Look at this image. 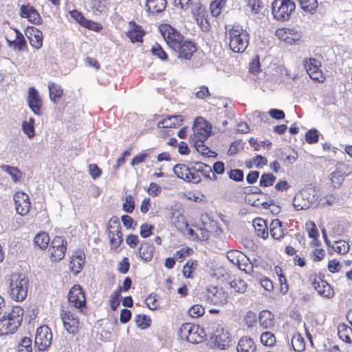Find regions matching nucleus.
Wrapping results in <instances>:
<instances>
[{"label": "nucleus", "instance_id": "58836bf2", "mask_svg": "<svg viewBox=\"0 0 352 352\" xmlns=\"http://www.w3.org/2000/svg\"><path fill=\"white\" fill-rule=\"evenodd\" d=\"M258 321L263 328L267 329L274 324V316L271 311L263 310L259 314Z\"/></svg>", "mask_w": 352, "mask_h": 352}, {"label": "nucleus", "instance_id": "5fc2aeb1", "mask_svg": "<svg viewBox=\"0 0 352 352\" xmlns=\"http://www.w3.org/2000/svg\"><path fill=\"white\" fill-rule=\"evenodd\" d=\"M135 322L138 327L141 329H145L150 327L151 320L148 316L144 314H140L135 316Z\"/></svg>", "mask_w": 352, "mask_h": 352}, {"label": "nucleus", "instance_id": "f3484780", "mask_svg": "<svg viewBox=\"0 0 352 352\" xmlns=\"http://www.w3.org/2000/svg\"><path fill=\"white\" fill-rule=\"evenodd\" d=\"M305 69L309 77L314 81L322 82L325 80V76L320 69V62L314 58H309L303 61Z\"/></svg>", "mask_w": 352, "mask_h": 352}, {"label": "nucleus", "instance_id": "ea45409f", "mask_svg": "<svg viewBox=\"0 0 352 352\" xmlns=\"http://www.w3.org/2000/svg\"><path fill=\"white\" fill-rule=\"evenodd\" d=\"M150 52L152 56L162 61H167L168 60V54L158 43H155L152 45Z\"/></svg>", "mask_w": 352, "mask_h": 352}, {"label": "nucleus", "instance_id": "f8f14e48", "mask_svg": "<svg viewBox=\"0 0 352 352\" xmlns=\"http://www.w3.org/2000/svg\"><path fill=\"white\" fill-rule=\"evenodd\" d=\"M67 241L60 236L53 238L50 245L48 252L52 262H58L62 260L67 250Z\"/></svg>", "mask_w": 352, "mask_h": 352}, {"label": "nucleus", "instance_id": "c9c22d12", "mask_svg": "<svg viewBox=\"0 0 352 352\" xmlns=\"http://www.w3.org/2000/svg\"><path fill=\"white\" fill-rule=\"evenodd\" d=\"M166 0H147L146 6L151 13H160L166 7Z\"/></svg>", "mask_w": 352, "mask_h": 352}, {"label": "nucleus", "instance_id": "cd10ccee", "mask_svg": "<svg viewBox=\"0 0 352 352\" xmlns=\"http://www.w3.org/2000/svg\"><path fill=\"white\" fill-rule=\"evenodd\" d=\"M26 35L32 47L36 50L42 47L43 35L40 30L35 27H29L27 29Z\"/></svg>", "mask_w": 352, "mask_h": 352}, {"label": "nucleus", "instance_id": "69168bd1", "mask_svg": "<svg viewBox=\"0 0 352 352\" xmlns=\"http://www.w3.org/2000/svg\"><path fill=\"white\" fill-rule=\"evenodd\" d=\"M145 303L151 310H156L160 308V302L156 294H151L148 296L145 300Z\"/></svg>", "mask_w": 352, "mask_h": 352}, {"label": "nucleus", "instance_id": "4be33fe9", "mask_svg": "<svg viewBox=\"0 0 352 352\" xmlns=\"http://www.w3.org/2000/svg\"><path fill=\"white\" fill-rule=\"evenodd\" d=\"M28 104L30 109L36 116L43 114L42 107L43 102L38 94V92L34 87H30L28 96Z\"/></svg>", "mask_w": 352, "mask_h": 352}, {"label": "nucleus", "instance_id": "3c124183", "mask_svg": "<svg viewBox=\"0 0 352 352\" xmlns=\"http://www.w3.org/2000/svg\"><path fill=\"white\" fill-rule=\"evenodd\" d=\"M22 129L24 133L29 138H32L35 135L34 120L30 118L28 121H23L22 123Z\"/></svg>", "mask_w": 352, "mask_h": 352}, {"label": "nucleus", "instance_id": "72a5a7b5", "mask_svg": "<svg viewBox=\"0 0 352 352\" xmlns=\"http://www.w3.org/2000/svg\"><path fill=\"white\" fill-rule=\"evenodd\" d=\"M48 89L50 100L54 102H58L61 99L64 94L62 87L54 82H50L48 83Z\"/></svg>", "mask_w": 352, "mask_h": 352}, {"label": "nucleus", "instance_id": "8fccbe9b", "mask_svg": "<svg viewBox=\"0 0 352 352\" xmlns=\"http://www.w3.org/2000/svg\"><path fill=\"white\" fill-rule=\"evenodd\" d=\"M193 167L195 173L199 174L200 173L204 177L210 178V175L212 172V168L210 166L202 162H195Z\"/></svg>", "mask_w": 352, "mask_h": 352}, {"label": "nucleus", "instance_id": "9b49d317", "mask_svg": "<svg viewBox=\"0 0 352 352\" xmlns=\"http://www.w3.org/2000/svg\"><path fill=\"white\" fill-rule=\"evenodd\" d=\"M67 301L69 306L75 308L80 314H84L87 308L85 294L79 284L74 285L69 289Z\"/></svg>", "mask_w": 352, "mask_h": 352}, {"label": "nucleus", "instance_id": "2eb2a0df", "mask_svg": "<svg viewBox=\"0 0 352 352\" xmlns=\"http://www.w3.org/2000/svg\"><path fill=\"white\" fill-rule=\"evenodd\" d=\"M173 172L177 177L187 182L198 184L201 180L200 175L195 173L193 166L188 167L183 164H177L174 166Z\"/></svg>", "mask_w": 352, "mask_h": 352}, {"label": "nucleus", "instance_id": "1a4fd4ad", "mask_svg": "<svg viewBox=\"0 0 352 352\" xmlns=\"http://www.w3.org/2000/svg\"><path fill=\"white\" fill-rule=\"evenodd\" d=\"M28 280L22 278L21 275L11 276L10 283V296L17 302L23 301L28 294Z\"/></svg>", "mask_w": 352, "mask_h": 352}, {"label": "nucleus", "instance_id": "0eeeda50", "mask_svg": "<svg viewBox=\"0 0 352 352\" xmlns=\"http://www.w3.org/2000/svg\"><path fill=\"white\" fill-rule=\"evenodd\" d=\"M324 278V275L322 273L314 272L309 274L308 280L320 296L330 299L335 296L334 289Z\"/></svg>", "mask_w": 352, "mask_h": 352}, {"label": "nucleus", "instance_id": "5701e85b", "mask_svg": "<svg viewBox=\"0 0 352 352\" xmlns=\"http://www.w3.org/2000/svg\"><path fill=\"white\" fill-rule=\"evenodd\" d=\"M85 262V254L81 250H76L70 257L69 267L74 274H79L83 268Z\"/></svg>", "mask_w": 352, "mask_h": 352}, {"label": "nucleus", "instance_id": "39448f33", "mask_svg": "<svg viewBox=\"0 0 352 352\" xmlns=\"http://www.w3.org/2000/svg\"><path fill=\"white\" fill-rule=\"evenodd\" d=\"M179 336L183 340L192 344L202 342L206 338L204 328L190 322L184 323L179 328Z\"/></svg>", "mask_w": 352, "mask_h": 352}, {"label": "nucleus", "instance_id": "6e6d98bb", "mask_svg": "<svg viewBox=\"0 0 352 352\" xmlns=\"http://www.w3.org/2000/svg\"><path fill=\"white\" fill-rule=\"evenodd\" d=\"M293 206L296 210H307L309 208V204H307L299 192L296 194L294 198Z\"/></svg>", "mask_w": 352, "mask_h": 352}, {"label": "nucleus", "instance_id": "a211bd4d", "mask_svg": "<svg viewBox=\"0 0 352 352\" xmlns=\"http://www.w3.org/2000/svg\"><path fill=\"white\" fill-rule=\"evenodd\" d=\"M13 199L16 212L21 216L28 214L31 209L29 195L23 191H17L14 195Z\"/></svg>", "mask_w": 352, "mask_h": 352}, {"label": "nucleus", "instance_id": "c756f323", "mask_svg": "<svg viewBox=\"0 0 352 352\" xmlns=\"http://www.w3.org/2000/svg\"><path fill=\"white\" fill-rule=\"evenodd\" d=\"M305 230L309 238L311 239L310 245L311 247H319L321 242L319 239L320 234L315 222L310 220L307 221L305 223Z\"/></svg>", "mask_w": 352, "mask_h": 352}, {"label": "nucleus", "instance_id": "a18cd8bd", "mask_svg": "<svg viewBox=\"0 0 352 352\" xmlns=\"http://www.w3.org/2000/svg\"><path fill=\"white\" fill-rule=\"evenodd\" d=\"M36 245L42 250L47 248L50 243V236L47 233L41 232L36 235L34 239Z\"/></svg>", "mask_w": 352, "mask_h": 352}, {"label": "nucleus", "instance_id": "6ab92c4d", "mask_svg": "<svg viewBox=\"0 0 352 352\" xmlns=\"http://www.w3.org/2000/svg\"><path fill=\"white\" fill-rule=\"evenodd\" d=\"M192 12L201 30L204 32L210 31L211 25L206 8L200 4H195L192 9Z\"/></svg>", "mask_w": 352, "mask_h": 352}, {"label": "nucleus", "instance_id": "4d7b16f0", "mask_svg": "<svg viewBox=\"0 0 352 352\" xmlns=\"http://www.w3.org/2000/svg\"><path fill=\"white\" fill-rule=\"evenodd\" d=\"M227 0H214L211 2L210 8L212 16H217L221 14V9L225 6Z\"/></svg>", "mask_w": 352, "mask_h": 352}, {"label": "nucleus", "instance_id": "f257e3e1", "mask_svg": "<svg viewBox=\"0 0 352 352\" xmlns=\"http://www.w3.org/2000/svg\"><path fill=\"white\" fill-rule=\"evenodd\" d=\"M23 309L20 306H14L8 314L0 318V336H8L16 332L21 324Z\"/></svg>", "mask_w": 352, "mask_h": 352}, {"label": "nucleus", "instance_id": "e2e57ef3", "mask_svg": "<svg viewBox=\"0 0 352 352\" xmlns=\"http://www.w3.org/2000/svg\"><path fill=\"white\" fill-rule=\"evenodd\" d=\"M227 174L229 179L237 182H242L244 178L243 171L241 169H230Z\"/></svg>", "mask_w": 352, "mask_h": 352}, {"label": "nucleus", "instance_id": "603ef678", "mask_svg": "<svg viewBox=\"0 0 352 352\" xmlns=\"http://www.w3.org/2000/svg\"><path fill=\"white\" fill-rule=\"evenodd\" d=\"M205 314V307L199 304L191 306L188 311V316L192 318H199Z\"/></svg>", "mask_w": 352, "mask_h": 352}, {"label": "nucleus", "instance_id": "a878e982", "mask_svg": "<svg viewBox=\"0 0 352 352\" xmlns=\"http://www.w3.org/2000/svg\"><path fill=\"white\" fill-rule=\"evenodd\" d=\"M70 15L71 17L74 19L76 22H78L80 25L87 28L89 30L94 31H100L102 29V25L100 23L87 19L83 16L82 12L76 10L71 11Z\"/></svg>", "mask_w": 352, "mask_h": 352}, {"label": "nucleus", "instance_id": "dca6fc26", "mask_svg": "<svg viewBox=\"0 0 352 352\" xmlns=\"http://www.w3.org/2000/svg\"><path fill=\"white\" fill-rule=\"evenodd\" d=\"M205 297L207 301L215 305H225L228 300V294L223 288L213 285L206 289Z\"/></svg>", "mask_w": 352, "mask_h": 352}, {"label": "nucleus", "instance_id": "49530a36", "mask_svg": "<svg viewBox=\"0 0 352 352\" xmlns=\"http://www.w3.org/2000/svg\"><path fill=\"white\" fill-rule=\"evenodd\" d=\"M231 287L238 293L244 294L248 289V284L241 278H234L230 282Z\"/></svg>", "mask_w": 352, "mask_h": 352}, {"label": "nucleus", "instance_id": "680f3d73", "mask_svg": "<svg viewBox=\"0 0 352 352\" xmlns=\"http://www.w3.org/2000/svg\"><path fill=\"white\" fill-rule=\"evenodd\" d=\"M19 352H32V340L30 338L25 337L18 345Z\"/></svg>", "mask_w": 352, "mask_h": 352}, {"label": "nucleus", "instance_id": "f03ea898", "mask_svg": "<svg viewBox=\"0 0 352 352\" xmlns=\"http://www.w3.org/2000/svg\"><path fill=\"white\" fill-rule=\"evenodd\" d=\"M229 37V47L236 53H243L249 44L250 35L247 30L239 24H234L227 30Z\"/></svg>", "mask_w": 352, "mask_h": 352}, {"label": "nucleus", "instance_id": "de8ad7c7", "mask_svg": "<svg viewBox=\"0 0 352 352\" xmlns=\"http://www.w3.org/2000/svg\"><path fill=\"white\" fill-rule=\"evenodd\" d=\"M344 179V173L342 172L340 167H338L335 171L331 173L330 180L334 188L339 187Z\"/></svg>", "mask_w": 352, "mask_h": 352}, {"label": "nucleus", "instance_id": "423d86ee", "mask_svg": "<svg viewBox=\"0 0 352 352\" xmlns=\"http://www.w3.org/2000/svg\"><path fill=\"white\" fill-rule=\"evenodd\" d=\"M296 4L293 0H274L272 3V13L279 21H288L295 12Z\"/></svg>", "mask_w": 352, "mask_h": 352}, {"label": "nucleus", "instance_id": "37998d69", "mask_svg": "<svg viewBox=\"0 0 352 352\" xmlns=\"http://www.w3.org/2000/svg\"><path fill=\"white\" fill-rule=\"evenodd\" d=\"M332 250L338 254L344 255L349 252L350 245L349 243L344 240H338L335 241L331 245Z\"/></svg>", "mask_w": 352, "mask_h": 352}, {"label": "nucleus", "instance_id": "ddd939ff", "mask_svg": "<svg viewBox=\"0 0 352 352\" xmlns=\"http://www.w3.org/2000/svg\"><path fill=\"white\" fill-rule=\"evenodd\" d=\"M52 333L47 325L40 326L36 329L34 346L40 351L47 350L52 344Z\"/></svg>", "mask_w": 352, "mask_h": 352}, {"label": "nucleus", "instance_id": "e433bc0d", "mask_svg": "<svg viewBox=\"0 0 352 352\" xmlns=\"http://www.w3.org/2000/svg\"><path fill=\"white\" fill-rule=\"evenodd\" d=\"M300 8L305 12L314 14L318 8V0H297Z\"/></svg>", "mask_w": 352, "mask_h": 352}, {"label": "nucleus", "instance_id": "338daca9", "mask_svg": "<svg viewBox=\"0 0 352 352\" xmlns=\"http://www.w3.org/2000/svg\"><path fill=\"white\" fill-rule=\"evenodd\" d=\"M342 269V264L336 258L329 260L327 263V270L331 274L339 272Z\"/></svg>", "mask_w": 352, "mask_h": 352}, {"label": "nucleus", "instance_id": "774afa93", "mask_svg": "<svg viewBox=\"0 0 352 352\" xmlns=\"http://www.w3.org/2000/svg\"><path fill=\"white\" fill-rule=\"evenodd\" d=\"M154 226L147 223L141 225L140 228V234L142 238H147L153 233Z\"/></svg>", "mask_w": 352, "mask_h": 352}, {"label": "nucleus", "instance_id": "b1692460", "mask_svg": "<svg viewBox=\"0 0 352 352\" xmlns=\"http://www.w3.org/2000/svg\"><path fill=\"white\" fill-rule=\"evenodd\" d=\"M145 34L146 32L142 25L138 24L134 21L129 22V29L126 32V35L132 43H142Z\"/></svg>", "mask_w": 352, "mask_h": 352}, {"label": "nucleus", "instance_id": "13d9d810", "mask_svg": "<svg viewBox=\"0 0 352 352\" xmlns=\"http://www.w3.org/2000/svg\"><path fill=\"white\" fill-rule=\"evenodd\" d=\"M276 179V177L272 173H263L260 177L259 185L265 188L272 186Z\"/></svg>", "mask_w": 352, "mask_h": 352}, {"label": "nucleus", "instance_id": "2f4dec72", "mask_svg": "<svg viewBox=\"0 0 352 352\" xmlns=\"http://www.w3.org/2000/svg\"><path fill=\"white\" fill-rule=\"evenodd\" d=\"M184 118L182 116H167L157 124L160 128H177L182 125Z\"/></svg>", "mask_w": 352, "mask_h": 352}, {"label": "nucleus", "instance_id": "393cba45", "mask_svg": "<svg viewBox=\"0 0 352 352\" xmlns=\"http://www.w3.org/2000/svg\"><path fill=\"white\" fill-rule=\"evenodd\" d=\"M12 32L15 34L14 38L10 39V34L6 37L8 46L19 52L26 51L28 45L23 34L16 28H13Z\"/></svg>", "mask_w": 352, "mask_h": 352}, {"label": "nucleus", "instance_id": "4468645a", "mask_svg": "<svg viewBox=\"0 0 352 352\" xmlns=\"http://www.w3.org/2000/svg\"><path fill=\"white\" fill-rule=\"evenodd\" d=\"M214 328L215 330L211 336V341L214 346L220 349L228 348L231 342L229 332L219 324L214 323L212 329Z\"/></svg>", "mask_w": 352, "mask_h": 352}, {"label": "nucleus", "instance_id": "9d476101", "mask_svg": "<svg viewBox=\"0 0 352 352\" xmlns=\"http://www.w3.org/2000/svg\"><path fill=\"white\" fill-rule=\"evenodd\" d=\"M159 31L170 49L177 48L185 38L184 36L170 24L163 23L159 25Z\"/></svg>", "mask_w": 352, "mask_h": 352}, {"label": "nucleus", "instance_id": "4c0bfd02", "mask_svg": "<svg viewBox=\"0 0 352 352\" xmlns=\"http://www.w3.org/2000/svg\"><path fill=\"white\" fill-rule=\"evenodd\" d=\"M339 338L346 343L352 342V329L346 324L342 323L338 327Z\"/></svg>", "mask_w": 352, "mask_h": 352}, {"label": "nucleus", "instance_id": "0e129e2a", "mask_svg": "<svg viewBox=\"0 0 352 352\" xmlns=\"http://www.w3.org/2000/svg\"><path fill=\"white\" fill-rule=\"evenodd\" d=\"M192 252V250L189 247H182L179 250L176 251L174 254V258L182 262L186 256H188Z\"/></svg>", "mask_w": 352, "mask_h": 352}, {"label": "nucleus", "instance_id": "c03bdc74", "mask_svg": "<svg viewBox=\"0 0 352 352\" xmlns=\"http://www.w3.org/2000/svg\"><path fill=\"white\" fill-rule=\"evenodd\" d=\"M153 152V148H151L146 149L144 152L134 156L131 162V165L132 166H135L140 164L146 162L147 159L151 157Z\"/></svg>", "mask_w": 352, "mask_h": 352}, {"label": "nucleus", "instance_id": "052dcab7", "mask_svg": "<svg viewBox=\"0 0 352 352\" xmlns=\"http://www.w3.org/2000/svg\"><path fill=\"white\" fill-rule=\"evenodd\" d=\"M197 265V261L189 260L184 265L182 273L184 277L191 278L192 272Z\"/></svg>", "mask_w": 352, "mask_h": 352}, {"label": "nucleus", "instance_id": "09e8293b", "mask_svg": "<svg viewBox=\"0 0 352 352\" xmlns=\"http://www.w3.org/2000/svg\"><path fill=\"white\" fill-rule=\"evenodd\" d=\"M302 197L304 198L307 204H309V208L314 204L317 198L315 195L314 190L311 188L302 189L299 192Z\"/></svg>", "mask_w": 352, "mask_h": 352}, {"label": "nucleus", "instance_id": "a19ab883", "mask_svg": "<svg viewBox=\"0 0 352 352\" xmlns=\"http://www.w3.org/2000/svg\"><path fill=\"white\" fill-rule=\"evenodd\" d=\"M291 344L295 352H305V341L300 333L293 336Z\"/></svg>", "mask_w": 352, "mask_h": 352}, {"label": "nucleus", "instance_id": "bf43d9fd", "mask_svg": "<svg viewBox=\"0 0 352 352\" xmlns=\"http://www.w3.org/2000/svg\"><path fill=\"white\" fill-rule=\"evenodd\" d=\"M314 250H311L310 256L313 262L318 263L324 259L326 256V252L322 248L315 247Z\"/></svg>", "mask_w": 352, "mask_h": 352}, {"label": "nucleus", "instance_id": "f704fd0d", "mask_svg": "<svg viewBox=\"0 0 352 352\" xmlns=\"http://www.w3.org/2000/svg\"><path fill=\"white\" fill-rule=\"evenodd\" d=\"M140 256L142 259L146 262L151 261L154 253V247L153 245L144 242L139 248Z\"/></svg>", "mask_w": 352, "mask_h": 352}, {"label": "nucleus", "instance_id": "473e14b6", "mask_svg": "<svg viewBox=\"0 0 352 352\" xmlns=\"http://www.w3.org/2000/svg\"><path fill=\"white\" fill-rule=\"evenodd\" d=\"M236 350L237 352H256V344L252 338L243 336L239 340Z\"/></svg>", "mask_w": 352, "mask_h": 352}, {"label": "nucleus", "instance_id": "6e6552de", "mask_svg": "<svg viewBox=\"0 0 352 352\" xmlns=\"http://www.w3.org/2000/svg\"><path fill=\"white\" fill-rule=\"evenodd\" d=\"M107 236L109 240L110 250L116 252L123 242V234L120 219L113 216L107 225Z\"/></svg>", "mask_w": 352, "mask_h": 352}, {"label": "nucleus", "instance_id": "c85d7f7f", "mask_svg": "<svg viewBox=\"0 0 352 352\" xmlns=\"http://www.w3.org/2000/svg\"><path fill=\"white\" fill-rule=\"evenodd\" d=\"M287 232V229L283 227V222L278 219H273L269 225V233L274 240L280 241Z\"/></svg>", "mask_w": 352, "mask_h": 352}, {"label": "nucleus", "instance_id": "aec40b11", "mask_svg": "<svg viewBox=\"0 0 352 352\" xmlns=\"http://www.w3.org/2000/svg\"><path fill=\"white\" fill-rule=\"evenodd\" d=\"M275 35L281 41L289 44L297 43L302 38L301 32L288 28H281L276 30Z\"/></svg>", "mask_w": 352, "mask_h": 352}, {"label": "nucleus", "instance_id": "412c9836", "mask_svg": "<svg viewBox=\"0 0 352 352\" xmlns=\"http://www.w3.org/2000/svg\"><path fill=\"white\" fill-rule=\"evenodd\" d=\"M173 51L178 54L179 58L190 60L193 54L197 51V47L192 41L184 38L181 42V44L177 48H175Z\"/></svg>", "mask_w": 352, "mask_h": 352}, {"label": "nucleus", "instance_id": "bb28decb", "mask_svg": "<svg viewBox=\"0 0 352 352\" xmlns=\"http://www.w3.org/2000/svg\"><path fill=\"white\" fill-rule=\"evenodd\" d=\"M20 16L22 18L27 19L30 23L39 24L42 19L38 11L30 5H22L20 8Z\"/></svg>", "mask_w": 352, "mask_h": 352}, {"label": "nucleus", "instance_id": "7ed1b4c3", "mask_svg": "<svg viewBox=\"0 0 352 352\" xmlns=\"http://www.w3.org/2000/svg\"><path fill=\"white\" fill-rule=\"evenodd\" d=\"M192 129L193 135L191 137V139L194 142L196 149L203 155H207L208 153L206 152V150L208 148L204 145V142L211 134V125L209 122L205 120L199 121L198 119H197L195 122Z\"/></svg>", "mask_w": 352, "mask_h": 352}, {"label": "nucleus", "instance_id": "79ce46f5", "mask_svg": "<svg viewBox=\"0 0 352 352\" xmlns=\"http://www.w3.org/2000/svg\"><path fill=\"white\" fill-rule=\"evenodd\" d=\"M243 257L244 255L240 251L236 250H232L227 252V258L240 270L245 271V270L242 269L241 266V261L243 259Z\"/></svg>", "mask_w": 352, "mask_h": 352}, {"label": "nucleus", "instance_id": "7c9ffc66", "mask_svg": "<svg viewBox=\"0 0 352 352\" xmlns=\"http://www.w3.org/2000/svg\"><path fill=\"white\" fill-rule=\"evenodd\" d=\"M253 226L255 234L263 239H267L269 236V226L266 220L257 217L253 221Z\"/></svg>", "mask_w": 352, "mask_h": 352}, {"label": "nucleus", "instance_id": "864d4df0", "mask_svg": "<svg viewBox=\"0 0 352 352\" xmlns=\"http://www.w3.org/2000/svg\"><path fill=\"white\" fill-rule=\"evenodd\" d=\"M260 339L263 345L269 347L274 346L276 342L274 334L270 331L263 332Z\"/></svg>", "mask_w": 352, "mask_h": 352}, {"label": "nucleus", "instance_id": "20e7f679", "mask_svg": "<svg viewBox=\"0 0 352 352\" xmlns=\"http://www.w3.org/2000/svg\"><path fill=\"white\" fill-rule=\"evenodd\" d=\"M78 314V310L74 311L69 307L62 308L60 312L64 329L72 336L78 335L82 327Z\"/></svg>", "mask_w": 352, "mask_h": 352}]
</instances>
